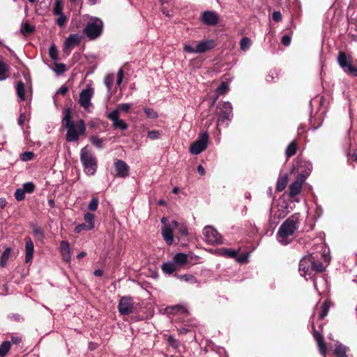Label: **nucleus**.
Masks as SVG:
<instances>
[{
	"label": "nucleus",
	"mask_w": 357,
	"mask_h": 357,
	"mask_svg": "<svg viewBox=\"0 0 357 357\" xmlns=\"http://www.w3.org/2000/svg\"><path fill=\"white\" fill-rule=\"evenodd\" d=\"M80 160L85 173L88 175H94L97 170L98 162L96 158L88 146H84L81 149Z\"/></svg>",
	"instance_id": "obj_4"
},
{
	"label": "nucleus",
	"mask_w": 357,
	"mask_h": 357,
	"mask_svg": "<svg viewBox=\"0 0 357 357\" xmlns=\"http://www.w3.org/2000/svg\"><path fill=\"white\" fill-rule=\"evenodd\" d=\"M104 82L107 88V91L109 92L113 84V77L112 76H107L104 79Z\"/></svg>",
	"instance_id": "obj_54"
},
{
	"label": "nucleus",
	"mask_w": 357,
	"mask_h": 357,
	"mask_svg": "<svg viewBox=\"0 0 357 357\" xmlns=\"http://www.w3.org/2000/svg\"><path fill=\"white\" fill-rule=\"evenodd\" d=\"M34 154L31 151H26L20 155L22 161H29L33 159Z\"/></svg>",
	"instance_id": "obj_48"
},
{
	"label": "nucleus",
	"mask_w": 357,
	"mask_h": 357,
	"mask_svg": "<svg viewBox=\"0 0 357 357\" xmlns=\"http://www.w3.org/2000/svg\"><path fill=\"white\" fill-rule=\"evenodd\" d=\"M33 233L38 240H42L44 237L43 231L39 227L34 226L33 227Z\"/></svg>",
	"instance_id": "obj_43"
},
{
	"label": "nucleus",
	"mask_w": 357,
	"mask_h": 357,
	"mask_svg": "<svg viewBox=\"0 0 357 357\" xmlns=\"http://www.w3.org/2000/svg\"><path fill=\"white\" fill-rule=\"evenodd\" d=\"M34 30V26L31 25L27 21L22 23L21 26V32L24 35L31 33L33 32Z\"/></svg>",
	"instance_id": "obj_32"
},
{
	"label": "nucleus",
	"mask_w": 357,
	"mask_h": 357,
	"mask_svg": "<svg viewBox=\"0 0 357 357\" xmlns=\"http://www.w3.org/2000/svg\"><path fill=\"white\" fill-rule=\"evenodd\" d=\"M63 114L62 125L67 129L66 140L70 142L77 141L79 137L85 133L86 126L84 121L82 119L77 121H73L70 109H65Z\"/></svg>",
	"instance_id": "obj_1"
},
{
	"label": "nucleus",
	"mask_w": 357,
	"mask_h": 357,
	"mask_svg": "<svg viewBox=\"0 0 357 357\" xmlns=\"http://www.w3.org/2000/svg\"><path fill=\"white\" fill-rule=\"evenodd\" d=\"M208 135L207 132L201 133L197 140L190 147V152L193 155H198L204 151L208 145Z\"/></svg>",
	"instance_id": "obj_10"
},
{
	"label": "nucleus",
	"mask_w": 357,
	"mask_h": 357,
	"mask_svg": "<svg viewBox=\"0 0 357 357\" xmlns=\"http://www.w3.org/2000/svg\"><path fill=\"white\" fill-rule=\"evenodd\" d=\"M273 20L278 22L282 20V15L280 11H274L272 15Z\"/></svg>",
	"instance_id": "obj_58"
},
{
	"label": "nucleus",
	"mask_w": 357,
	"mask_h": 357,
	"mask_svg": "<svg viewBox=\"0 0 357 357\" xmlns=\"http://www.w3.org/2000/svg\"><path fill=\"white\" fill-rule=\"evenodd\" d=\"M11 249L6 248L0 257V266L4 267L10 256Z\"/></svg>",
	"instance_id": "obj_30"
},
{
	"label": "nucleus",
	"mask_w": 357,
	"mask_h": 357,
	"mask_svg": "<svg viewBox=\"0 0 357 357\" xmlns=\"http://www.w3.org/2000/svg\"><path fill=\"white\" fill-rule=\"evenodd\" d=\"M325 270V266L321 261H317L313 256V272H323Z\"/></svg>",
	"instance_id": "obj_38"
},
{
	"label": "nucleus",
	"mask_w": 357,
	"mask_h": 357,
	"mask_svg": "<svg viewBox=\"0 0 357 357\" xmlns=\"http://www.w3.org/2000/svg\"><path fill=\"white\" fill-rule=\"evenodd\" d=\"M229 90V86L226 82H222L220 85L217 89V91L220 93L223 94L227 92Z\"/></svg>",
	"instance_id": "obj_51"
},
{
	"label": "nucleus",
	"mask_w": 357,
	"mask_h": 357,
	"mask_svg": "<svg viewBox=\"0 0 357 357\" xmlns=\"http://www.w3.org/2000/svg\"><path fill=\"white\" fill-rule=\"evenodd\" d=\"M180 278L183 279L185 281L190 282H195L196 278L192 275H183L179 276Z\"/></svg>",
	"instance_id": "obj_57"
},
{
	"label": "nucleus",
	"mask_w": 357,
	"mask_h": 357,
	"mask_svg": "<svg viewBox=\"0 0 357 357\" xmlns=\"http://www.w3.org/2000/svg\"><path fill=\"white\" fill-rule=\"evenodd\" d=\"M312 328H313V333H312L313 337L317 343L319 352L322 356L326 357V355L327 353V349H326V345L324 342V337H323L322 335L319 331H317V330L314 329V324H312Z\"/></svg>",
	"instance_id": "obj_17"
},
{
	"label": "nucleus",
	"mask_w": 357,
	"mask_h": 357,
	"mask_svg": "<svg viewBox=\"0 0 357 357\" xmlns=\"http://www.w3.org/2000/svg\"><path fill=\"white\" fill-rule=\"evenodd\" d=\"M8 66L0 61V81L4 80L7 78Z\"/></svg>",
	"instance_id": "obj_36"
},
{
	"label": "nucleus",
	"mask_w": 357,
	"mask_h": 357,
	"mask_svg": "<svg viewBox=\"0 0 357 357\" xmlns=\"http://www.w3.org/2000/svg\"><path fill=\"white\" fill-rule=\"evenodd\" d=\"M301 218L299 213H294L288 218L280 227L277 233V239L282 245H287L291 240L289 239L295 231L299 227Z\"/></svg>",
	"instance_id": "obj_2"
},
{
	"label": "nucleus",
	"mask_w": 357,
	"mask_h": 357,
	"mask_svg": "<svg viewBox=\"0 0 357 357\" xmlns=\"http://www.w3.org/2000/svg\"><path fill=\"white\" fill-rule=\"evenodd\" d=\"M49 54H50V56L54 59V60H56L57 58H58V51H57V49L56 47V46L54 45H52L50 49H49Z\"/></svg>",
	"instance_id": "obj_49"
},
{
	"label": "nucleus",
	"mask_w": 357,
	"mask_h": 357,
	"mask_svg": "<svg viewBox=\"0 0 357 357\" xmlns=\"http://www.w3.org/2000/svg\"><path fill=\"white\" fill-rule=\"evenodd\" d=\"M16 90L17 96L20 98L21 100H25V90L24 84L22 82H19L16 86Z\"/></svg>",
	"instance_id": "obj_33"
},
{
	"label": "nucleus",
	"mask_w": 357,
	"mask_h": 357,
	"mask_svg": "<svg viewBox=\"0 0 357 357\" xmlns=\"http://www.w3.org/2000/svg\"><path fill=\"white\" fill-rule=\"evenodd\" d=\"M21 337H18V336H13L11 337V343L13 344H19L20 342H21Z\"/></svg>",
	"instance_id": "obj_63"
},
{
	"label": "nucleus",
	"mask_w": 357,
	"mask_h": 357,
	"mask_svg": "<svg viewBox=\"0 0 357 357\" xmlns=\"http://www.w3.org/2000/svg\"><path fill=\"white\" fill-rule=\"evenodd\" d=\"M298 269L301 275L303 277L312 275L313 272V255H309L303 257L300 261Z\"/></svg>",
	"instance_id": "obj_12"
},
{
	"label": "nucleus",
	"mask_w": 357,
	"mask_h": 357,
	"mask_svg": "<svg viewBox=\"0 0 357 357\" xmlns=\"http://www.w3.org/2000/svg\"><path fill=\"white\" fill-rule=\"evenodd\" d=\"M329 304L327 301H324L321 305V311L319 314V319H323L328 313L329 311Z\"/></svg>",
	"instance_id": "obj_40"
},
{
	"label": "nucleus",
	"mask_w": 357,
	"mask_h": 357,
	"mask_svg": "<svg viewBox=\"0 0 357 357\" xmlns=\"http://www.w3.org/2000/svg\"><path fill=\"white\" fill-rule=\"evenodd\" d=\"M102 29V21L98 17H91L86 23L84 33L90 40H95L101 35Z\"/></svg>",
	"instance_id": "obj_5"
},
{
	"label": "nucleus",
	"mask_w": 357,
	"mask_h": 357,
	"mask_svg": "<svg viewBox=\"0 0 357 357\" xmlns=\"http://www.w3.org/2000/svg\"><path fill=\"white\" fill-rule=\"evenodd\" d=\"M144 111L147 117L149 119H153L158 118V113L153 109L145 107L144 108Z\"/></svg>",
	"instance_id": "obj_46"
},
{
	"label": "nucleus",
	"mask_w": 357,
	"mask_h": 357,
	"mask_svg": "<svg viewBox=\"0 0 357 357\" xmlns=\"http://www.w3.org/2000/svg\"><path fill=\"white\" fill-rule=\"evenodd\" d=\"M215 45V41L213 39H209L198 42L195 47H192L189 43H184L183 50L190 54H201L213 49Z\"/></svg>",
	"instance_id": "obj_6"
},
{
	"label": "nucleus",
	"mask_w": 357,
	"mask_h": 357,
	"mask_svg": "<svg viewBox=\"0 0 357 357\" xmlns=\"http://www.w3.org/2000/svg\"><path fill=\"white\" fill-rule=\"evenodd\" d=\"M301 166H303L305 167V170H304V172L303 173V174L306 175V178H307L312 169V165L310 162L305 161V160L301 161Z\"/></svg>",
	"instance_id": "obj_39"
},
{
	"label": "nucleus",
	"mask_w": 357,
	"mask_h": 357,
	"mask_svg": "<svg viewBox=\"0 0 357 357\" xmlns=\"http://www.w3.org/2000/svg\"><path fill=\"white\" fill-rule=\"evenodd\" d=\"M98 199L97 197H93L89 204L88 208L91 211H96L98 208Z\"/></svg>",
	"instance_id": "obj_45"
},
{
	"label": "nucleus",
	"mask_w": 357,
	"mask_h": 357,
	"mask_svg": "<svg viewBox=\"0 0 357 357\" xmlns=\"http://www.w3.org/2000/svg\"><path fill=\"white\" fill-rule=\"evenodd\" d=\"M59 17L56 19V22L58 26L62 27L65 25L67 22V17L64 14L59 15Z\"/></svg>",
	"instance_id": "obj_50"
},
{
	"label": "nucleus",
	"mask_w": 357,
	"mask_h": 357,
	"mask_svg": "<svg viewBox=\"0 0 357 357\" xmlns=\"http://www.w3.org/2000/svg\"><path fill=\"white\" fill-rule=\"evenodd\" d=\"M219 21V15L214 11H204L202 15V22L208 26H214Z\"/></svg>",
	"instance_id": "obj_16"
},
{
	"label": "nucleus",
	"mask_w": 357,
	"mask_h": 357,
	"mask_svg": "<svg viewBox=\"0 0 357 357\" xmlns=\"http://www.w3.org/2000/svg\"><path fill=\"white\" fill-rule=\"evenodd\" d=\"M22 189L25 193H32L35 190V185L32 182H27L22 185Z\"/></svg>",
	"instance_id": "obj_41"
},
{
	"label": "nucleus",
	"mask_w": 357,
	"mask_h": 357,
	"mask_svg": "<svg viewBox=\"0 0 357 357\" xmlns=\"http://www.w3.org/2000/svg\"><path fill=\"white\" fill-rule=\"evenodd\" d=\"M337 62L344 73L354 77H357V68L353 66V59L349 54L343 52L338 54Z\"/></svg>",
	"instance_id": "obj_8"
},
{
	"label": "nucleus",
	"mask_w": 357,
	"mask_h": 357,
	"mask_svg": "<svg viewBox=\"0 0 357 357\" xmlns=\"http://www.w3.org/2000/svg\"><path fill=\"white\" fill-rule=\"evenodd\" d=\"M288 210L286 206H280L278 208L275 213V217L278 219L284 218L288 213Z\"/></svg>",
	"instance_id": "obj_34"
},
{
	"label": "nucleus",
	"mask_w": 357,
	"mask_h": 357,
	"mask_svg": "<svg viewBox=\"0 0 357 357\" xmlns=\"http://www.w3.org/2000/svg\"><path fill=\"white\" fill-rule=\"evenodd\" d=\"M82 37L77 33L70 34L65 40L64 51L71 49L73 47L77 45L81 42Z\"/></svg>",
	"instance_id": "obj_18"
},
{
	"label": "nucleus",
	"mask_w": 357,
	"mask_h": 357,
	"mask_svg": "<svg viewBox=\"0 0 357 357\" xmlns=\"http://www.w3.org/2000/svg\"><path fill=\"white\" fill-rule=\"evenodd\" d=\"M68 90V87L65 85H63L59 89L58 93L61 95H65L67 93Z\"/></svg>",
	"instance_id": "obj_61"
},
{
	"label": "nucleus",
	"mask_w": 357,
	"mask_h": 357,
	"mask_svg": "<svg viewBox=\"0 0 357 357\" xmlns=\"http://www.w3.org/2000/svg\"><path fill=\"white\" fill-rule=\"evenodd\" d=\"M14 196L17 201H22L25 198V192L22 188H17L15 192Z\"/></svg>",
	"instance_id": "obj_44"
},
{
	"label": "nucleus",
	"mask_w": 357,
	"mask_h": 357,
	"mask_svg": "<svg viewBox=\"0 0 357 357\" xmlns=\"http://www.w3.org/2000/svg\"><path fill=\"white\" fill-rule=\"evenodd\" d=\"M131 106L130 103H122L119 105L114 111H118V114L120 115L121 112H128L131 108Z\"/></svg>",
	"instance_id": "obj_42"
},
{
	"label": "nucleus",
	"mask_w": 357,
	"mask_h": 357,
	"mask_svg": "<svg viewBox=\"0 0 357 357\" xmlns=\"http://www.w3.org/2000/svg\"><path fill=\"white\" fill-rule=\"evenodd\" d=\"M162 223V236L166 243L171 245L174 241L173 230L178 229L181 236H186L188 235V228L185 225L173 220L171 223L168 219L163 217L161 219Z\"/></svg>",
	"instance_id": "obj_3"
},
{
	"label": "nucleus",
	"mask_w": 357,
	"mask_h": 357,
	"mask_svg": "<svg viewBox=\"0 0 357 357\" xmlns=\"http://www.w3.org/2000/svg\"><path fill=\"white\" fill-rule=\"evenodd\" d=\"M204 239L210 245L220 244L222 242V236L211 226H206L203 229Z\"/></svg>",
	"instance_id": "obj_11"
},
{
	"label": "nucleus",
	"mask_w": 357,
	"mask_h": 357,
	"mask_svg": "<svg viewBox=\"0 0 357 357\" xmlns=\"http://www.w3.org/2000/svg\"><path fill=\"white\" fill-rule=\"evenodd\" d=\"M297 151V144L296 143V141L291 142L289 146H287L285 154L287 158H290L295 155Z\"/></svg>",
	"instance_id": "obj_28"
},
{
	"label": "nucleus",
	"mask_w": 357,
	"mask_h": 357,
	"mask_svg": "<svg viewBox=\"0 0 357 357\" xmlns=\"http://www.w3.org/2000/svg\"><path fill=\"white\" fill-rule=\"evenodd\" d=\"M221 252H222V255L225 257H228L230 258H235V257H236V255L239 252V249L236 250H232V249H229V248H224V249L221 250Z\"/></svg>",
	"instance_id": "obj_35"
},
{
	"label": "nucleus",
	"mask_w": 357,
	"mask_h": 357,
	"mask_svg": "<svg viewBox=\"0 0 357 357\" xmlns=\"http://www.w3.org/2000/svg\"><path fill=\"white\" fill-rule=\"evenodd\" d=\"M123 70L120 69L117 74L116 83L118 85H121V84L122 83V81H123Z\"/></svg>",
	"instance_id": "obj_60"
},
{
	"label": "nucleus",
	"mask_w": 357,
	"mask_h": 357,
	"mask_svg": "<svg viewBox=\"0 0 357 357\" xmlns=\"http://www.w3.org/2000/svg\"><path fill=\"white\" fill-rule=\"evenodd\" d=\"M347 348L342 344L340 342H337L335 344V348L334 350V354L336 357H347Z\"/></svg>",
	"instance_id": "obj_22"
},
{
	"label": "nucleus",
	"mask_w": 357,
	"mask_h": 357,
	"mask_svg": "<svg viewBox=\"0 0 357 357\" xmlns=\"http://www.w3.org/2000/svg\"><path fill=\"white\" fill-rule=\"evenodd\" d=\"M169 309H171L172 311L181 312V313L183 314L188 312V310L184 306L181 305H174L170 307Z\"/></svg>",
	"instance_id": "obj_55"
},
{
	"label": "nucleus",
	"mask_w": 357,
	"mask_h": 357,
	"mask_svg": "<svg viewBox=\"0 0 357 357\" xmlns=\"http://www.w3.org/2000/svg\"><path fill=\"white\" fill-rule=\"evenodd\" d=\"M249 256L250 253L245 252L236 257V260L240 263H247L248 261Z\"/></svg>",
	"instance_id": "obj_52"
},
{
	"label": "nucleus",
	"mask_w": 357,
	"mask_h": 357,
	"mask_svg": "<svg viewBox=\"0 0 357 357\" xmlns=\"http://www.w3.org/2000/svg\"><path fill=\"white\" fill-rule=\"evenodd\" d=\"M162 270L166 274H172L176 270L174 261H168L162 265Z\"/></svg>",
	"instance_id": "obj_26"
},
{
	"label": "nucleus",
	"mask_w": 357,
	"mask_h": 357,
	"mask_svg": "<svg viewBox=\"0 0 357 357\" xmlns=\"http://www.w3.org/2000/svg\"><path fill=\"white\" fill-rule=\"evenodd\" d=\"M56 68H57V72L60 73H63L66 70V66L62 63L57 64Z\"/></svg>",
	"instance_id": "obj_62"
},
{
	"label": "nucleus",
	"mask_w": 357,
	"mask_h": 357,
	"mask_svg": "<svg viewBox=\"0 0 357 357\" xmlns=\"http://www.w3.org/2000/svg\"><path fill=\"white\" fill-rule=\"evenodd\" d=\"M174 263L178 265H183L187 262L188 256L182 252L177 253L174 257Z\"/></svg>",
	"instance_id": "obj_27"
},
{
	"label": "nucleus",
	"mask_w": 357,
	"mask_h": 357,
	"mask_svg": "<svg viewBox=\"0 0 357 357\" xmlns=\"http://www.w3.org/2000/svg\"><path fill=\"white\" fill-rule=\"evenodd\" d=\"M252 45V40L248 37H243L240 42L241 50L243 52H246L249 50Z\"/></svg>",
	"instance_id": "obj_31"
},
{
	"label": "nucleus",
	"mask_w": 357,
	"mask_h": 357,
	"mask_svg": "<svg viewBox=\"0 0 357 357\" xmlns=\"http://www.w3.org/2000/svg\"><path fill=\"white\" fill-rule=\"evenodd\" d=\"M11 342L10 341H3L0 345V356H5L10 349Z\"/></svg>",
	"instance_id": "obj_29"
},
{
	"label": "nucleus",
	"mask_w": 357,
	"mask_h": 357,
	"mask_svg": "<svg viewBox=\"0 0 357 357\" xmlns=\"http://www.w3.org/2000/svg\"><path fill=\"white\" fill-rule=\"evenodd\" d=\"M53 14L59 15L63 14V5L61 0H56L54 3L53 8Z\"/></svg>",
	"instance_id": "obj_37"
},
{
	"label": "nucleus",
	"mask_w": 357,
	"mask_h": 357,
	"mask_svg": "<svg viewBox=\"0 0 357 357\" xmlns=\"http://www.w3.org/2000/svg\"><path fill=\"white\" fill-rule=\"evenodd\" d=\"M147 136L151 139H157L160 137V133L158 130H151L148 132Z\"/></svg>",
	"instance_id": "obj_53"
},
{
	"label": "nucleus",
	"mask_w": 357,
	"mask_h": 357,
	"mask_svg": "<svg viewBox=\"0 0 357 357\" xmlns=\"http://www.w3.org/2000/svg\"><path fill=\"white\" fill-rule=\"evenodd\" d=\"M218 107L220 111L218 113V124H225L226 126H229V123L233 117V108L231 104L229 102H220Z\"/></svg>",
	"instance_id": "obj_7"
},
{
	"label": "nucleus",
	"mask_w": 357,
	"mask_h": 357,
	"mask_svg": "<svg viewBox=\"0 0 357 357\" xmlns=\"http://www.w3.org/2000/svg\"><path fill=\"white\" fill-rule=\"evenodd\" d=\"M288 183V176L287 174L283 175L282 176L278 178L276 185V190L278 192H281L287 186Z\"/></svg>",
	"instance_id": "obj_23"
},
{
	"label": "nucleus",
	"mask_w": 357,
	"mask_h": 357,
	"mask_svg": "<svg viewBox=\"0 0 357 357\" xmlns=\"http://www.w3.org/2000/svg\"><path fill=\"white\" fill-rule=\"evenodd\" d=\"M84 223L88 226V228L91 229L94 228L95 224V216L93 213L87 212L84 215Z\"/></svg>",
	"instance_id": "obj_24"
},
{
	"label": "nucleus",
	"mask_w": 357,
	"mask_h": 357,
	"mask_svg": "<svg viewBox=\"0 0 357 357\" xmlns=\"http://www.w3.org/2000/svg\"><path fill=\"white\" fill-rule=\"evenodd\" d=\"M93 93V89L91 86H87L86 89H83L79 93L78 102L81 107L89 112L93 107L91 99Z\"/></svg>",
	"instance_id": "obj_9"
},
{
	"label": "nucleus",
	"mask_w": 357,
	"mask_h": 357,
	"mask_svg": "<svg viewBox=\"0 0 357 357\" xmlns=\"http://www.w3.org/2000/svg\"><path fill=\"white\" fill-rule=\"evenodd\" d=\"M281 42L284 46H289L291 43V37L284 35L282 37Z\"/></svg>",
	"instance_id": "obj_59"
},
{
	"label": "nucleus",
	"mask_w": 357,
	"mask_h": 357,
	"mask_svg": "<svg viewBox=\"0 0 357 357\" xmlns=\"http://www.w3.org/2000/svg\"><path fill=\"white\" fill-rule=\"evenodd\" d=\"M119 116L118 111H112L107 114V117L112 121L113 128L125 130L128 128V125L123 120L119 119Z\"/></svg>",
	"instance_id": "obj_15"
},
{
	"label": "nucleus",
	"mask_w": 357,
	"mask_h": 357,
	"mask_svg": "<svg viewBox=\"0 0 357 357\" xmlns=\"http://www.w3.org/2000/svg\"><path fill=\"white\" fill-rule=\"evenodd\" d=\"M90 142L97 149H101L104 147L105 140L97 135H93L90 137Z\"/></svg>",
	"instance_id": "obj_25"
},
{
	"label": "nucleus",
	"mask_w": 357,
	"mask_h": 357,
	"mask_svg": "<svg viewBox=\"0 0 357 357\" xmlns=\"http://www.w3.org/2000/svg\"><path fill=\"white\" fill-rule=\"evenodd\" d=\"M60 248L63 259L66 262H70L71 260V254L69 243L64 241H61Z\"/></svg>",
	"instance_id": "obj_21"
},
{
	"label": "nucleus",
	"mask_w": 357,
	"mask_h": 357,
	"mask_svg": "<svg viewBox=\"0 0 357 357\" xmlns=\"http://www.w3.org/2000/svg\"><path fill=\"white\" fill-rule=\"evenodd\" d=\"M168 342L169 345H171L174 348H178L179 347V342L176 340L173 336H169L168 337Z\"/></svg>",
	"instance_id": "obj_56"
},
{
	"label": "nucleus",
	"mask_w": 357,
	"mask_h": 357,
	"mask_svg": "<svg viewBox=\"0 0 357 357\" xmlns=\"http://www.w3.org/2000/svg\"><path fill=\"white\" fill-rule=\"evenodd\" d=\"M305 180L306 175L300 174L296 179L289 185V193L291 197H294L300 193L303 183Z\"/></svg>",
	"instance_id": "obj_13"
},
{
	"label": "nucleus",
	"mask_w": 357,
	"mask_h": 357,
	"mask_svg": "<svg viewBox=\"0 0 357 357\" xmlns=\"http://www.w3.org/2000/svg\"><path fill=\"white\" fill-rule=\"evenodd\" d=\"M25 241V262L28 263L32 260L34 246L33 241L29 237H26Z\"/></svg>",
	"instance_id": "obj_20"
},
{
	"label": "nucleus",
	"mask_w": 357,
	"mask_h": 357,
	"mask_svg": "<svg viewBox=\"0 0 357 357\" xmlns=\"http://www.w3.org/2000/svg\"><path fill=\"white\" fill-rule=\"evenodd\" d=\"M116 174L120 177H126L129 174V166L123 160H117L114 164Z\"/></svg>",
	"instance_id": "obj_19"
},
{
	"label": "nucleus",
	"mask_w": 357,
	"mask_h": 357,
	"mask_svg": "<svg viewBox=\"0 0 357 357\" xmlns=\"http://www.w3.org/2000/svg\"><path fill=\"white\" fill-rule=\"evenodd\" d=\"M88 230H91V229L88 228L87 225L84 222L78 225L74 229V231L76 234H79V233L82 232V231H88Z\"/></svg>",
	"instance_id": "obj_47"
},
{
	"label": "nucleus",
	"mask_w": 357,
	"mask_h": 357,
	"mask_svg": "<svg viewBox=\"0 0 357 357\" xmlns=\"http://www.w3.org/2000/svg\"><path fill=\"white\" fill-rule=\"evenodd\" d=\"M119 312L123 315H128L132 312L134 307L132 299L129 297H123L118 305Z\"/></svg>",
	"instance_id": "obj_14"
},
{
	"label": "nucleus",
	"mask_w": 357,
	"mask_h": 357,
	"mask_svg": "<svg viewBox=\"0 0 357 357\" xmlns=\"http://www.w3.org/2000/svg\"><path fill=\"white\" fill-rule=\"evenodd\" d=\"M7 204V202L5 198H0V208H4Z\"/></svg>",
	"instance_id": "obj_64"
}]
</instances>
